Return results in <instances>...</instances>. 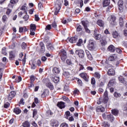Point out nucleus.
Here are the masks:
<instances>
[{"label": "nucleus", "instance_id": "1", "mask_svg": "<svg viewBox=\"0 0 127 127\" xmlns=\"http://www.w3.org/2000/svg\"><path fill=\"white\" fill-rule=\"evenodd\" d=\"M63 1L62 0H58L56 1L55 5V11H52V13H54L55 15H57L59 13L60 9H61V5H62Z\"/></svg>", "mask_w": 127, "mask_h": 127}, {"label": "nucleus", "instance_id": "2", "mask_svg": "<svg viewBox=\"0 0 127 127\" xmlns=\"http://www.w3.org/2000/svg\"><path fill=\"white\" fill-rule=\"evenodd\" d=\"M87 48L89 50H90L91 51H93V50H95V44L94 43V41L93 40H90L89 44L87 46Z\"/></svg>", "mask_w": 127, "mask_h": 127}, {"label": "nucleus", "instance_id": "3", "mask_svg": "<svg viewBox=\"0 0 127 127\" xmlns=\"http://www.w3.org/2000/svg\"><path fill=\"white\" fill-rule=\"evenodd\" d=\"M75 54H77L80 58H84L85 56V53L82 50H76L75 52Z\"/></svg>", "mask_w": 127, "mask_h": 127}, {"label": "nucleus", "instance_id": "4", "mask_svg": "<svg viewBox=\"0 0 127 127\" xmlns=\"http://www.w3.org/2000/svg\"><path fill=\"white\" fill-rule=\"evenodd\" d=\"M79 76L82 78L86 82H89V76L88 74L85 72L80 73Z\"/></svg>", "mask_w": 127, "mask_h": 127}, {"label": "nucleus", "instance_id": "5", "mask_svg": "<svg viewBox=\"0 0 127 127\" xmlns=\"http://www.w3.org/2000/svg\"><path fill=\"white\" fill-rule=\"evenodd\" d=\"M16 95V93H15V91H12L10 92V93L7 95V99L9 101H11L13 98H14V96Z\"/></svg>", "mask_w": 127, "mask_h": 127}, {"label": "nucleus", "instance_id": "6", "mask_svg": "<svg viewBox=\"0 0 127 127\" xmlns=\"http://www.w3.org/2000/svg\"><path fill=\"white\" fill-rule=\"evenodd\" d=\"M109 101V98L108 97V91H105L104 94V99L103 102L104 104H107Z\"/></svg>", "mask_w": 127, "mask_h": 127}, {"label": "nucleus", "instance_id": "7", "mask_svg": "<svg viewBox=\"0 0 127 127\" xmlns=\"http://www.w3.org/2000/svg\"><path fill=\"white\" fill-rule=\"evenodd\" d=\"M108 20L111 24H114V23L116 21V16L115 15H111L108 18Z\"/></svg>", "mask_w": 127, "mask_h": 127}, {"label": "nucleus", "instance_id": "8", "mask_svg": "<svg viewBox=\"0 0 127 127\" xmlns=\"http://www.w3.org/2000/svg\"><path fill=\"white\" fill-rule=\"evenodd\" d=\"M119 10L120 11H123V9H124V1L123 0H119L118 3Z\"/></svg>", "mask_w": 127, "mask_h": 127}, {"label": "nucleus", "instance_id": "9", "mask_svg": "<svg viewBox=\"0 0 127 127\" xmlns=\"http://www.w3.org/2000/svg\"><path fill=\"white\" fill-rule=\"evenodd\" d=\"M94 37L96 40H101V39H102V35H101L100 34H98L96 31H94Z\"/></svg>", "mask_w": 127, "mask_h": 127}, {"label": "nucleus", "instance_id": "10", "mask_svg": "<svg viewBox=\"0 0 127 127\" xmlns=\"http://www.w3.org/2000/svg\"><path fill=\"white\" fill-rule=\"evenodd\" d=\"M51 126L53 127H58L59 126L58 121L57 120H52L51 121Z\"/></svg>", "mask_w": 127, "mask_h": 127}, {"label": "nucleus", "instance_id": "11", "mask_svg": "<svg viewBox=\"0 0 127 127\" xmlns=\"http://www.w3.org/2000/svg\"><path fill=\"white\" fill-rule=\"evenodd\" d=\"M70 43H76L78 40V37L77 36H74L70 38L69 40Z\"/></svg>", "mask_w": 127, "mask_h": 127}, {"label": "nucleus", "instance_id": "12", "mask_svg": "<svg viewBox=\"0 0 127 127\" xmlns=\"http://www.w3.org/2000/svg\"><path fill=\"white\" fill-rule=\"evenodd\" d=\"M97 112H101V113H104L105 112V108L102 106H97L96 108Z\"/></svg>", "mask_w": 127, "mask_h": 127}, {"label": "nucleus", "instance_id": "13", "mask_svg": "<svg viewBox=\"0 0 127 127\" xmlns=\"http://www.w3.org/2000/svg\"><path fill=\"white\" fill-rule=\"evenodd\" d=\"M119 80L120 82V83H122V84H124L125 86L127 85V81H126L124 77H119Z\"/></svg>", "mask_w": 127, "mask_h": 127}, {"label": "nucleus", "instance_id": "14", "mask_svg": "<svg viewBox=\"0 0 127 127\" xmlns=\"http://www.w3.org/2000/svg\"><path fill=\"white\" fill-rule=\"evenodd\" d=\"M57 106L60 109H64V108H65V103L63 102H58Z\"/></svg>", "mask_w": 127, "mask_h": 127}, {"label": "nucleus", "instance_id": "15", "mask_svg": "<svg viewBox=\"0 0 127 127\" xmlns=\"http://www.w3.org/2000/svg\"><path fill=\"white\" fill-rule=\"evenodd\" d=\"M104 7H106V6H108L111 3V0H104L103 2Z\"/></svg>", "mask_w": 127, "mask_h": 127}, {"label": "nucleus", "instance_id": "16", "mask_svg": "<svg viewBox=\"0 0 127 127\" xmlns=\"http://www.w3.org/2000/svg\"><path fill=\"white\" fill-rule=\"evenodd\" d=\"M15 57V54L14 52L11 51L9 52V60H12L13 58Z\"/></svg>", "mask_w": 127, "mask_h": 127}, {"label": "nucleus", "instance_id": "17", "mask_svg": "<svg viewBox=\"0 0 127 127\" xmlns=\"http://www.w3.org/2000/svg\"><path fill=\"white\" fill-rule=\"evenodd\" d=\"M115 70L113 68H110L108 71V74L109 76H114L115 75Z\"/></svg>", "mask_w": 127, "mask_h": 127}, {"label": "nucleus", "instance_id": "18", "mask_svg": "<svg viewBox=\"0 0 127 127\" xmlns=\"http://www.w3.org/2000/svg\"><path fill=\"white\" fill-rule=\"evenodd\" d=\"M60 56H67V53L64 50H62L59 53Z\"/></svg>", "mask_w": 127, "mask_h": 127}, {"label": "nucleus", "instance_id": "19", "mask_svg": "<svg viewBox=\"0 0 127 127\" xmlns=\"http://www.w3.org/2000/svg\"><path fill=\"white\" fill-rule=\"evenodd\" d=\"M46 46L48 50L51 51L53 50L54 49V47L50 43L47 44Z\"/></svg>", "mask_w": 127, "mask_h": 127}, {"label": "nucleus", "instance_id": "20", "mask_svg": "<svg viewBox=\"0 0 127 127\" xmlns=\"http://www.w3.org/2000/svg\"><path fill=\"white\" fill-rule=\"evenodd\" d=\"M22 127H30V123L26 121L22 123Z\"/></svg>", "mask_w": 127, "mask_h": 127}, {"label": "nucleus", "instance_id": "21", "mask_svg": "<svg viewBox=\"0 0 127 127\" xmlns=\"http://www.w3.org/2000/svg\"><path fill=\"white\" fill-rule=\"evenodd\" d=\"M107 49L110 52H115V46L114 45H111L108 47Z\"/></svg>", "mask_w": 127, "mask_h": 127}, {"label": "nucleus", "instance_id": "22", "mask_svg": "<svg viewBox=\"0 0 127 127\" xmlns=\"http://www.w3.org/2000/svg\"><path fill=\"white\" fill-rule=\"evenodd\" d=\"M53 72L54 74H59L60 73V69L58 67H54L53 69Z\"/></svg>", "mask_w": 127, "mask_h": 127}, {"label": "nucleus", "instance_id": "23", "mask_svg": "<svg viewBox=\"0 0 127 127\" xmlns=\"http://www.w3.org/2000/svg\"><path fill=\"white\" fill-rule=\"evenodd\" d=\"M13 112L15 113V114H16V115H19V114L21 113V110H20L19 108L17 107L14 109Z\"/></svg>", "mask_w": 127, "mask_h": 127}, {"label": "nucleus", "instance_id": "24", "mask_svg": "<svg viewBox=\"0 0 127 127\" xmlns=\"http://www.w3.org/2000/svg\"><path fill=\"white\" fill-rule=\"evenodd\" d=\"M107 119L108 121H110L111 122H114L115 121V118L114 117V116L112 115H109L107 116Z\"/></svg>", "mask_w": 127, "mask_h": 127}, {"label": "nucleus", "instance_id": "25", "mask_svg": "<svg viewBox=\"0 0 127 127\" xmlns=\"http://www.w3.org/2000/svg\"><path fill=\"white\" fill-rule=\"evenodd\" d=\"M97 24L99 25V26H100V27H103L104 26V21L102 20H98L97 22Z\"/></svg>", "mask_w": 127, "mask_h": 127}, {"label": "nucleus", "instance_id": "26", "mask_svg": "<svg viewBox=\"0 0 127 127\" xmlns=\"http://www.w3.org/2000/svg\"><path fill=\"white\" fill-rule=\"evenodd\" d=\"M47 87L51 90H53L54 89V86H53V84L51 83V82H48L46 84Z\"/></svg>", "mask_w": 127, "mask_h": 127}, {"label": "nucleus", "instance_id": "27", "mask_svg": "<svg viewBox=\"0 0 127 127\" xmlns=\"http://www.w3.org/2000/svg\"><path fill=\"white\" fill-rule=\"evenodd\" d=\"M52 81L55 83H58L59 82L60 79H59V77L55 76L54 77H53L52 78Z\"/></svg>", "mask_w": 127, "mask_h": 127}, {"label": "nucleus", "instance_id": "28", "mask_svg": "<svg viewBox=\"0 0 127 127\" xmlns=\"http://www.w3.org/2000/svg\"><path fill=\"white\" fill-rule=\"evenodd\" d=\"M86 53L87 55V56L89 60H93V57L92 56V55L88 51H86Z\"/></svg>", "mask_w": 127, "mask_h": 127}, {"label": "nucleus", "instance_id": "29", "mask_svg": "<svg viewBox=\"0 0 127 127\" xmlns=\"http://www.w3.org/2000/svg\"><path fill=\"white\" fill-rule=\"evenodd\" d=\"M124 18L122 17H120L119 19V24L121 27H123V26L124 25Z\"/></svg>", "mask_w": 127, "mask_h": 127}, {"label": "nucleus", "instance_id": "30", "mask_svg": "<svg viewBox=\"0 0 127 127\" xmlns=\"http://www.w3.org/2000/svg\"><path fill=\"white\" fill-rule=\"evenodd\" d=\"M30 30H32L33 31H35V30H36V26L35 24H31L30 25Z\"/></svg>", "mask_w": 127, "mask_h": 127}, {"label": "nucleus", "instance_id": "31", "mask_svg": "<svg viewBox=\"0 0 127 127\" xmlns=\"http://www.w3.org/2000/svg\"><path fill=\"white\" fill-rule=\"evenodd\" d=\"M40 46L41 47V51H45V47L44 46V44H43V42H40Z\"/></svg>", "mask_w": 127, "mask_h": 127}, {"label": "nucleus", "instance_id": "32", "mask_svg": "<svg viewBox=\"0 0 127 127\" xmlns=\"http://www.w3.org/2000/svg\"><path fill=\"white\" fill-rule=\"evenodd\" d=\"M101 64L105 67H108L109 66V62H108V60H107L105 61H102L101 62Z\"/></svg>", "mask_w": 127, "mask_h": 127}, {"label": "nucleus", "instance_id": "33", "mask_svg": "<svg viewBox=\"0 0 127 127\" xmlns=\"http://www.w3.org/2000/svg\"><path fill=\"white\" fill-rule=\"evenodd\" d=\"M65 118L66 119V120H68V119H69V117H71L70 111H66L65 113Z\"/></svg>", "mask_w": 127, "mask_h": 127}, {"label": "nucleus", "instance_id": "34", "mask_svg": "<svg viewBox=\"0 0 127 127\" xmlns=\"http://www.w3.org/2000/svg\"><path fill=\"white\" fill-rule=\"evenodd\" d=\"M63 75L64 76L65 78H69L70 77V73L68 71H64Z\"/></svg>", "mask_w": 127, "mask_h": 127}, {"label": "nucleus", "instance_id": "35", "mask_svg": "<svg viewBox=\"0 0 127 127\" xmlns=\"http://www.w3.org/2000/svg\"><path fill=\"white\" fill-rule=\"evenodd\" d=\"M112 113L114 116H118V115H119V110L117 109H114L112 111Z\"/></svg>", "mask_w": 127, "mask_h": 127}, {"label": "nucleus", "instance_id": "36", "mask_svg": "<svg viewBox=\"0 0 127 127\" xmlns=\"http://www.w3.org/2000/svg\"><path fill=\"white\" fill-rule=\"evenodd\" d=\"M112 35L114 38H117V37L119 36V33H118V32H117V31H114L112 33Z\"/></svg>", "mask_w": 127, "mask_h": 127}, {"label": "nucleus", "instance_id": "37", "mask_svg": "<svg viewBox=\"0 0 127 127\" xmlns=\"http://www.w3.org/2000/svg\"><path fill=\"white\" fill-rule=\"evenodd\" d=\"M44 41L45 43H47V44L50 43V40H49V37H46L44 39Z\"/></svg>", "mask_w": 127, "mask_h": 127}, {"label": "nucleus", "instance_id": "38", "mask_svg": "<svg viewBox=\"0 0 127 127\" xmlns=\"http://www.w3.org/2000/svg\"><path fill=\"white\" fill-rule=\"evenodd\" d=\"M114 97H115V98H120V97L122 96V95L120 93L115 92L114 93Z\"/></svg>", "mask_w": 127, "mask_h": 127}, {"label": "nucleus", "instance_id": "39", "mask_svg": "<svg viewBox=\"0 0 127 127\" xmlns=\"http://www.w3.org/2000/svg\"><path fill=\"white\" fill-rule=\"evenodd\" d=\"M51 25L52 27H53V28H57V23H56L55 21H54Z\"/></svg>", "mask_w": 127, "mask_h": 127}, {"label": "nucleus", "instance_id": "40", "mask_svg": "<svg viewBox=\"0 0 127 127\" xmlns=\"http://www.w3.org/2000/svg\"><path fill=\"white\" fill-rule=\"evenodd\" d=\"M81 30H82V26L80 25H77L76 31H77V32H80V31H81Z\"/></svg>", "mask_w": 127, "mask_h": 127}, {"label": "nucleus", "instance_id": "41", "mask_svg": "<svg viewBox=\"0 0 127 127\" xmlns=\"http://www.w3.org/2000/svg\"><path fill=\"white\" fill-rule=\"evenodd\" d=\"M82 43H83V40H82V39H79L78 42L77 43V46H81Z\"/></svg>", "mask_w": 127, "mask_h": 127}, {"label": "nucleus", "instance_id": "42", "mask_svg": "<svg viewBox=\"0 0 127 127\" xmlns=\"http://www.w3.org/2000/svg\"><path fill=\"white\" fill-rule=\"evenodd\" d=\"M27 7H26L25 6H22L20 9L21 10H24V12H25V13H26V14H27V12H26V9H27Z\"/></svg>", "mask_w": 127, "mask_h": 127}, {"label": "nucleus", "instance_id": "43", "mask_svg": "<svg viewBox=\"0 0 127 127\" xmlns=\"http://www.w3.org/2000/svg\"><path fill=\"white\" fill-rule=\"evenodd\" d=\"M114 83H115V80H110L108 85V87H112V86H113Z\"/></svg>", "mask_w": 127, "mask_h": 127}, {"label": "nucleus", "instance_id": "44", "mask_svg": "<svg viewBox=\"0 0 127 127\" xmlns=\"http://www.w3.org/2000/svg\"><path fill=\"white\" fill-rule=\"evenodd\" d=\"M94 76L97 78V79H100L101 78V75L98 72H95Z\"/></svg>", "mask_w": 127, "mask_h": 127}, {"label": "nucleus", "instance_id": "45", "mask_svg": "<svg viewBox=\"0 0 127 127\" xmlns=\"http://www.w3.org/2000/svg\"><path fill=\"white\" fill-rule=\"evenodd\" d=\"M21 47L23 49H26V47H27L26 43L23 42L21 44Z\"/></svg>", "mask_w": 127, "mask_h": 127}, {"label": "nucleus", "instance_id": "46", "mask_svg": "<svg viewBox=\"0 0 127 127\" xmlns=\"http://www.w3.org/2000/svg\"><path fill=\"white\" fill-rule=\"evenodd\" d=\"M43 93L46 95V96H48V95H49V90L48 89H45L44 90Z\"/></svg>", "mask_w": 127, "mask_h": 127}, {"label": "nucleus", "instance_id": "47", "mask_svg": "<svg viewBox=\"0 0 127 127\" xmlns=\"http://www.w3.org/2000/svg\"><path fill=\"white\" fill-rule=\"evenodd\" d=\"M18 2V0H10V3L12 4H15V3H17Z\"/></svg>", "mask_w": 127, "mask_h": 127}, {"label": "nucleus", "instance_id": "48", "mask_svg": "<svg viewBox=\"0 0 127 127\" xmlns=\"http://www.w3.org/2000/svg\"><path fill=\"white\" fill-rule=\"evenodd\" d=\"M46 114L47 116H53V112H52L51 110H48L46 112Z\"/></svg>", "mask_w": 127, "mask_h": 127}, {"label": "nucleus", "instance_id": "49", "mask_svg": "<svg viewBox=\"0 0 127 127\" xmlns=\"http://www.w3.org/2000/svg\"><path fill=\"white\" fill-rule=\"evenodd\" d=\"M103 127H110V124L108 122H103Z\"/></svg>", "mask_w": 127, "mask_h": 127}, {"label": "nucleus", "instance_id": "50", "mask_svg": "<svg viewBox=\"0 0 127 127\" xmlns=\"http://www.w3.org/2000/svg\"><path fill=\"white\" fill-rule=\"evenodd\" d=\"M67 59V56H61V59L63 62H65L66 59Z\"/></svg>", "mask_w": 127, "mask_h": 127}, {"label": "nucleus", "instance_id": "51", "mask_svg": "<svg viewBox=\"0 0 127 127\" xmlns=\"http://www.w3.org/2000/svg\"><path fill=\"white\" fill-rule=\"evenodd\" d=\"M91 83L92 85H95L96 84V80L95 79V78L92 77Z\"/></svg>", "mask_w": 127, "mask_h": 127}, {"label": "nucleus", "instance_id": "52", "mask_svg": "<svg viewBox=\"0 0 127 127\" xmlns=\"http://www.w3.org/2000/svg\"><path fill=\"white\" fill-rule=\"evenodd\" d=\"M30 78L31 83H32V82H34V81H35V76H34V75H31Z\"/></svg>", "mask_w": 127, "mask_h": 127}, {"label": "nucleus", "instance_id": "53", "mask_svg": "<svg viewBox=\"0 0 127 127\" xmlns=\"http://www.w3.org/2000/svg\"><path fill=\"white\" fill-rule=\"evenodd\" d=\"M36 115H37V110L36 109H34L33 111V118H34Z\"/></svg>", "mask_w": 127, "mask_h": 127}, {"label": "nucleus", "instance_id": "54", "mask_svg": "<svg viewBox=\"0 0 127 127\" xmlns=\"http://www.w3.org/2000/svg\"><path fill=\"white\" fill-rule=\"evenodd\" d=\"M2 19L3 20V22H5V21H6V19H7V17H6V15H4L2 16Z\"/></svg>", "mask_w": 127, "mask_h": 127}, {"label": "nucleus", "instance_id": "55", "mask_svg": "<svg viewBox=\"0 0 127 127\" xmlns=\"http://www.w3.org/2000/svg\"><path fill=\"white\" fill-rule=\"evenodd\" d=\"M23 19L25 20V21L28 20V18H29V16L27 14L25 15V16L23 17Z\"/></svg>", "mask_w": 127, "mask_h": 127}, {"label": "nucleus", "instance_id": "56", "mask_svg": "<svg viewBox=\"0 0 127 127\" xmlns=\"http://www.w3.org/2000/svg\"><path fill=\"white\" fill-rule=\"evenodd\" d=\"M51 25H47L46 27L45 28V30L46 31L47 30H50V29H51Z\"/></svg>", "mask_w": 127, "mask_h": 127}, {"label": "nucleus", "instance_id": "57", "mask_svg": "<svg viewBox=\"0 0 127 127\" xmlns=\"http://www.w3.org/2000/svg\"><path fill=\"white\" fill-rule=\"evenodd\" d=\"M109 61H114L115 60V57L114 56H112L109 57L108 58Z\"/></svg>", "mask_w": 127, "mask_h": 127}, {"label": "nucleus", "instance_id": "58", "mask_svg": "<svg viewBox=\"0 0 127 127\" xmlns=\"http://www.w3.org/2000/svg\"><path fill=\"white\" fill-rule=\"evenodd\" d=\"M60 127H68V126L66 123H63L61 125Z\"/></svg>", "mask_w": 127, "mask_h": 127}, {"label": "nucleus", "instance_id": "59", "mask_svg": "<svg viewBox=\"0 0 127 127\" xmlns=\"http://www.w3.org/2000/svg\"><path fill=\"white\" fill-rule=\"evenodd\" d=\"M116 51L117 52V53H119V54H120L122 52V50H121V49H120L119 48H117L116 49Z\"/></svg>", "mask_w": 127, "mask_h": 127}, {"label": "nucleus", "instance_id": "60", "mask_svg": "<svg viewBox=\"0 0 127 127\" xmlns=\"http://www.w3.org/2000/svg\"><path fill=\"white\" fill-rule=\"evenodd\" d=\"M19 104L20 105H24L25 103H24V100L23 99V98L21 99L19 102Z\"/></svg>", "mask_w": 127, "mask_h": 127}, {"label": "nucleus", "instance_id": "61", "mask_svg": "<svg viewBox=\"0 0 127 127\" xmlns=\"http://www.w3.org/2000/svg\"><path fill=\"white\" fill-rule=\"evenodd\" d=\"M77 84L78 85H79V86H82V80H81V79H77Z\"/></svg>", "mask_w": 127, "mask_h": 127}, {"label": "nucleus", "instance_id": "62", "mask_svg": "<svg viewBox=\"0 0 127 127\" xmlns=\"http://www.w3.org/2000/svg\"><path fill=\"white\" fill-rule=\"evenodd\" d=\"M40 19V18H39V17H38V15H35V20H36V21H38V20H39Z\"/></svg>", "mask_w": 127, "mask_h": 127}, {"label": "nucleus", "instance_id": "63", "mask_svg": "<svg viewBox=\"0 0 127 127\" xmlns=\"http://www.w3.org/2000/svg\"><path fill=\"white\" fill-rule=\"evenodd\" d=\"M8 107H9V103L8 102H6L4 104V108H5V109H7Z\"/></svg>", "mask_w": 127, "mask_h": 127}, {"label": "nucleus", "instance_id": "64", "mask_svg": "<svg viewBox=\"0 0 127 127\" xmlns=\"http://www.w3.org/2000/svg\"><path fill=\"white\" fill-rule=\"evenodd\" d=\"M68 120L69 122H73V121H74V117H73V116H71L70 117H68Z\"/></svg>", "mask_w": 127, "mask_h": 127}]
</instances>
